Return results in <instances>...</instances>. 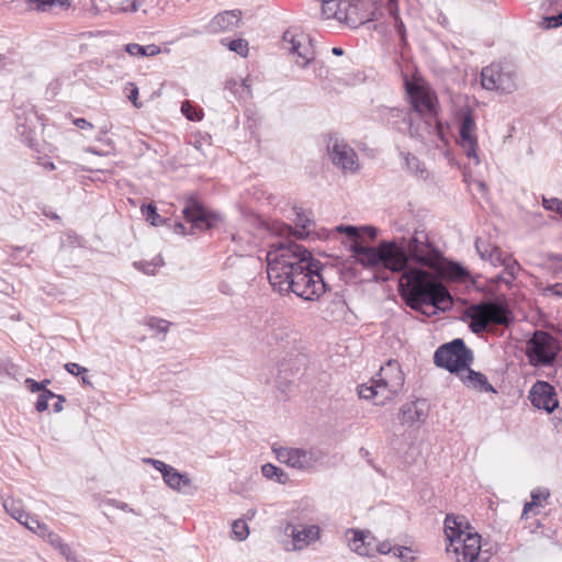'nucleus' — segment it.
<instances>
[{"instance_id":"49","label":"nucleus","mask_w":562,"mask_h":562,"mask_svg":"<svg viewBox=\"0 0 562 562\" xmlns=\"http://www.w3.org/2000/svg\"><path fill=\"white\" fill-rule=\"evenodd\" d=\"M541 5L547 11L562 9V0H543Z\"/></svg>"},{"instance_id":"13","label":"nucleus","mask_w":562,"mask_h":562,"mask_svg":"<svg viewBox=\"0 0 562 562\" xmlns=\"http://www.w3.org/2000/svg\"><path fill=\"white\" fill-rule=\"evenodd\" d=\"M288 50L297 56L295 63L305 68L315 57L311 40L304 35H295L291 31H285L282 36Z\"/></svg>"},{"instance_id":"40","label":"nucleus","mask_w":562,"mask_h":562,"mask_svg":"<svg viewBox=\"0 0 562 562\" xmlns=\"http://www.w3.org/2000/svg\"><path fill=\"white\" fill-rule=\"evenodd\" d=\"M125 92H126L127 99L134 104L135 108L142 106V104L137 102L138 87L135 83L128 82L125 88Z\"/></svg>"},{"instance_id":"16","label":"nucleus","mask_w":562,"mask_h":562,"mask_svg":"<svg viewBox=\"0 0 562 562\" xmlns=\"http://www.w3.org/2000/svg\"><path fill=\"white\" fill-rule=\"evenodd\" d=\"M322 1V14L325 19H336L339 22H345L349 27L357 29L364 24L363 18H353L355 7L348 5L341 9V2L339 0H321Z\"/></svg>"},{"instance_id":"5","label":"nucleus","mask_w":562,"mask_h":562,"mask_svg":"<svg viewBox=\"0 0 562 562\" xmlns=\"http://www.w3.org/2000/svg\"><path fill=\"white\" fill-rule=\"evenodd\" d=\"M560 351V345L557 338L550 333L541 329L533 331L526 341V357L532 367L552 366Z\"/></svg>"},{"instance_id":"35","label":"nucleus","mask_w":562,"mask_h":562,"mask_svg":"<svg viewBox=\"0 0 562 562\" xmlns=\"http://www.w3.org/2000/svg\"><path fill=\"white\" fill-rule=\"evenodd\" d=\"M358 394H359L360 398L374 400L375 402L379 401L372 379L370 381V384H361L358 387Z\"/></svg>"},{"instance_id":"22","label":"nucleus","mask_w":562,"mask_h":562,"mask_svg":"<svg viewBox=\"0 0 562 562\" xmlns=\"http://www.w3.org/2000/svg\"><path fill=\"white\" fill-rule=\"evenodd\" d=\"M351 533L352 537L348 539V546L351 551L362 557L373 555V537H370V531H363L358 529H349L347 535Z\"/></svg>"},{"instance_id":"24","label":"nucleus","mask_w":562,"mask_h":562,"mask_svg":"<svg viewBox=\"0 0 562 562\" xmlns=\"http://www.w3.org/2000/svg\"><path fill=\"white\" fill-rule=\"evenodd\" d=\"M165 483L172 490L180 491L183 486H189L191 480L188 475L180 473L173 467H170L164 474Z\"/></svg>"},{"instance_id":"50","label":"nucleus","mask_w":562,"mask_h":562,"mask_svg":"<svg viewBox=\"0 0 562 562\" xmlns=\"http://www.w3.org/2000/svg\"><path fill=\"white\" fill-rule=\"evenodd\" d=\"M394 27L396 30V33L400 35L401 40L403 42H405L406 41V30H405V25L401 18L394 21Z\"/></svg>"},{"instance_id":"18","label":"nucleus","mask_w":562,"mask_h":562,"mask_svg":"<svg viewBox=\"0 0 562 562\" xmlns=\"http://www.w3.org/2000/svg\"><path fill=\"white\" fill-rule=\"evenodd\" d=\"M477 305L482 308V313L486 318L488 326L491 324L508 326L514 321L513 313L505 302L499 300H487L477 303Z\"/></svg>"},{"instance_id":"27","label":"nucleus","mask_w":562,"mask_h":562,"mask_svg":"<svg viewBox=\"0 0 562 562\" xmlns=\"http://www.w3.org/2000/svg\"><path fill=\"white\" fill-rule=\"evenodd\" d=\"M35 10L42 12H52L56 9L66 10L71 3L70 0H29Z\"/></svg>"},{"instance_id":"63","label":"nucleus","mask_w":562,"mask_h":562,"mask_svg":"<svg viewBox=\"0 0 562 562\" xmlns=\"http://www.w3.org/2000/svg\"><path fill=\"white\" fill-rule=\"evenodd\" d=\"M241 87L246 93V98H251V82L249 77L243 79Z\"/></svg>"},{"instance_id":"8","label":"nucleus","mask_w":562,"mask_h":562,"mask_svg":"<svg viewBox=\"0 0 562 562\" xmlns=\"http://www.w3.org/2000/svg\"><path fill=\"white\" fill-rule=\"evenodd\" d=\"M378 400L376 405H385L403 389L404 374L397 361L389 360L372 378Z\"/></svg>"},{"instance_id":"7","label":"nucleus","mask_w":562,"mask_h":562,"mask_svg":"<svg viewBox=\"0 0 562 562\" xmlns=\"http://www.w3.org/2000/svg\"><path fill=\"white\" fill-rule=\"evenodd\" d=\"M481 83L486 90L513 93L518 89L517 68L507 61L492 63L482 69Z\"/></svg>"},{"instance_id":"4","label":"nucleus","mask_w":562,"mask_h":562,"mask_svg":"<svg viewBox=\"0 0 562 562\" xmlns=\"http://www.w3.org/2000/svg\"><path fill=\"white\" fill-rule=\"evenodd\" d=\"M407 93L415 115L419 119L426 136L442 134L441 124L438 121L437 97L423 86H407Z\"/></svg>"},{"instance_id":"26","label":"nucleus","mask_w":562,"mask_h":562,"mask_svg":"<svg viewBox=\"0 0 562 562\" xmlns=\"http://www.w3.org/2000/svg\"><path fill=\"white\" fill-rule=\"evenodd\" d=\"M490 246L484 245L480 241V239H476L475 241V248L477 252L480 254L482 259H487L491 261L492 265H505V261L502 257V251L497 247H492L488 249Z\"/></svg>"},{"instance_id":"19","label":"nucleus","mask_w":562,"mask_h":562,"mask_svg":"<svg viewBox=\"0 0 562 562\" xmlns=\"http://www.w3.org/2000/svg\"><path fill=\"white\" fill-rule=\"evenodd\" d=\"M285 532L292 538L294 550H303L319 539L321 528L317 525L288 524Z\"/></svg>"},{"instance_id":"10","label":"nucleus","mask_w":562,"mask_h":562,"mask_svg":"<svg viewBox=\"0 0 562 562\" xmlns=\"http://www.w3.org/2000/svg\"><path fill=\"white\" fill-rule=\"evenodd\" d=\"M379 117L382 122L400 132H407L411 137L424 140L427 136L420 124H416L412 113L397 108L380 106L378 109Z\"/></svg>"},{"instance_id":"15","label":"nucleus","mask_w":562,"mask_h":562,"mask_svg":"<svg viewBox=\"0 0 562 562\" xmlns=\"http://www.w3.org/2000/svg\"><path fill=\"white\" fill-rule=\"evenodd\" d=\"M272 450L279 462L293 469L307 470L311 469L316 461L312 452L303 449L273 447Z\"/></svg>"},{"instance_id":"39","label":"nucleus","mask_w":562,"mask_h":562,"mask_svg":"<svg viewBox=\"0 0 562 562\" xmlns=\"http://www.w3.org/2000/svg\"><path fill=\"white\" fill-rule=\"evenodd\" d=\"M542 205L546 210L554 211L562 216V200L558 198L542 199Z\"/></svg>"},{"instance_id":"58","label":"nucleus","mask_w":562,"mask_h":562,"mask_svg":"<svg viewBox=\"0 0 562 562\" xmlns=\"http://www.w3.org/2000/svg\"><path fill=\"white\" fill-rule=\"evenodd\" d=\"M46 540L56 549L64 542L63 539L55 532L47 533Z\"/></svg>"},{"instance_id":"34","label":"nucleus","mask_w":562,"mask_h":562,"mask_svg":"<svg viewBox=\"0 0 562 562\" xmlns=\"http://www.w3.org/2000/svg\"><path fill=\"white\" fill-rule=\"evenodd\" d=\"M232 532L237 540H245L249 535V529L246 521L240 519L235 520L232 526Z\"/></svg>"},{"instance_id":"61","label":"nucleus","mask_w":562,"mask_h":562,"mask_svg":"<svg viewBox=\"0 0 562 562\" xmlns=\"http://www.w3.org/2000/svg\"><path fill=\"white\" fill-rule=\"evenodd\" d=\"M547 292H550L551 294L562 297V283H555L553 285H549L546 289Z\"/></svg>"},{"instance_id":"60","label":"nucleus","mask_w":562,"mask_h":562,"mask_svg":"<svg viewBox=\"0 0 562 562\" xmlns=\"http://www.w3.org/2000/svg\"><path fill=\"white\" fill-rule=\"evenodd\" d=\"M181 111L188 120L194 121L196 117L191 113V104L189 101H184L181 105Z\"/></svg>"},{"instance_id":"59","label":"nucleus","mask_w":562,"mask_h":562,"mask_svg":"<svg viewBox=\"0 0 562 562\" xmlns=\"http://www.w3.org/2000/svg\"><path fill=\"white\" fill-rule=\"evenodd\" d=\"M520 266L518 262L514 261L512 263L506 265V272L509 274L512 279L516 277V273L519 271Z\"/></svg>"},{"instance_id":"51","label":"nucleus","mask_w":562,"mask_h":562,"mask_svg":"<svg viewBox=\"0 0 562 562\" xmlns=\"http://www.w3.org/2000/svg\"><path fill=\"white\" fill-rule=\"evenodd\" d=\"M549 496L548 491H532L531 492V502H536V506L540 504L542 499H546Z\"/></svg>"},{"instance_id":"54","label":"nucleus","mask_w":562,"mask_h":562,"mask_svg":"<svg viewBox=\"0 0 562 562\" xmlns=\"http://www.w3.org/2000/svg\"><path fill=\"white\" fill-rule=\"evenodd\" d=\"M147 462L151 463L153 467L161 473V475L171 467L156 459H148Z\"/></svg>"},{"instance_id":"33","label":"nucleus","mask_w":562,"mask_h":562,"mask_svg":"<svg viewBox=\"0 0 562 562\" xmlns=\"http://www.w3.org/2000/svg\"><path fill=\"white\" fill-rule=\"evenodd\" d=\"M228 49L238 54L239 56L246 57L248 54V42L244 38H237L227 43Z\"/></svg>"},{"instance_id":"36","label":"nucleus","mask_w":562,"mask_h":562,"mask_svg":"<svg viewBox=\"0 0 562 562\" xmlns=\"http://www.w3.org/2000/svg\"><path fill=\"white\" fill-rule=\"evenodd\" d=\"M146 324L150 329L162 334H166L169 329V326L171 325L168 321L156 317L148 318Z\"/></svg>"},{"instance_id":"42","label":"nucleus","mask_w":562,"mask_h":562,"mask_svg":"<svg viewBox=\"0 0 562 562\" xmlns=\"http://www.w3.org/2000/svg\"><path fill=\"white\" fill-rule=\"evenodd\" d=\"M49 383V380H44L43 382H37L31 378H27L25 380V385L26 387L32 392V393H35V392H43L44 387L46 386V384Z\"/></svg>"},{"instance_id":"6","label":"nucleus","mask_w":562,"mask_h":562,"mask_svg":"<svg viewBox=\"0 0 562 562\" xmlns=\"http://www.w3.org/2000/svg\"><path fill=\"white\" fill-rule=\"evenodd\" d=\"M474 360L472 350L467 347L461 338L441 345L434 355V363L450 373H461L468 369Z\"/></svg>"},{"instance_id":"3","label":"nucleus","mask_w":562,"mask_h":562,"mask_svg":"<svg viewBox=\"0 0 562 562\" xmlns=\"http://www.w3.org/2000/svg\"><path fill=\"white\" fill-rule=\"evenodd\" d=\"M445 535L449 544L447 552H453L457 562H488L490 550H483L481 536L463 516L447 515Z\"/></svg>"},{"instance_id":"2","label":"nucleus","mask_w":562,"mask_h":562,"mask_svg":"<svg viewBox=\"0 0 562 562\" xmlns=\"http://www.w3.org/2000/svg\"><path fill=\"white\" fill-rule=\"evenodd\" d=\"M267 263L269 282L280 294L294 293L305 301H316L326 292L323 263L293 240L271 244Z\"/></svg>"},{"instance_id":"57","label":"nucleus","mask_w":562,"mask_h":562,"mask_svg":"<svg viewBox=\"0 0 562 562\" xmlns=\"http://www.w3.org/2000/svg\"><path fill=\"white\" fill-rule=\"evenodd\" d=\"M46 396L38 395L35 408L37 412H44L48 408V401L45 398Z\"/></svg>"},{"instance_id":"44","label":"nucleus","mask_w":562,"mask_h":562,"mask_svg":"<svg viewBox=\"0 0 562 562\" xmlns=\"http://www.w3.org/2000/svg\"><path fill=\"white\" fill-rule=\"evenodd\" d=\"M295 211V224L296 226L305 229L307 228V226L310 225L311 221L310 218L303 213V211L301 209H294Z\"/></svg>"},{"instance_id":"32","label":"nucleus","mask_w":562,"mask_h":562,"mask_svg":"<svg viewBox=\"0 0 562 562\" xmlns=\"http://www.w3.org/2000/svg\"><path fill=\"white\" fill-rule=\"evenodd\" d=\"M336 231L345 234L350 239H352V243L349 248L350 250H351V246L357 243L364 245L363 241L360 240V227H357L353 225H339L336 227Z\"/></svg>"},{"instance_id":"43","label":"nucleus","mask_w":562,"mask_h":562,"mask_svg":"<svg viewBox=\"0 0 562 562\" xmlns=\"http://www.w3.org/2000/svg\"><path fill=\"white\" fill-rule=\"evenodd\" d=\"M378 237V228L374 226H360V240L368 238L374 240Z\"/></svg>"},{"instance_id":"9","label":"nucleus","mask_w":562,"mask_h":562,"mask_svg":"<svg viewBox=\"0 0 562 562\" xmlns=\"http://www.w3.org/2000/svg\"><path fill=\"white\" fill-rule=\"evenodd\" d=\"M182 214L184 220L190 223L191 226L190 231H188L186 225L181 222L176 223L173 231L180 235L194 234L195 231H207L214 225L217 218L216 215L212 214L193 196L186 198Z\"/></svg>"},{"instance_id":"53","label":"nucleus","mask_w":562,"mask_h":562,"mask_svg":"<svg viewBox=\"0 0 562 562\" xmlns=\"http://www.w3.org/2000/svg\"><path fill=\"white\" fill-rule=\"evenodd\" d=\"M160 53V48L157 45H147L143 46V50L140 53V56H155Z\"/></svg>"},{"instance_id":"21","label":"nucleus","mask_w":562,"mask_h":562,"mask_svg":"<svg viewBox=\"0 0 562 562\" xmlns=\"http://www.w3.org/2000/svg\"><path fill=\"white\" fill-rule=\"evenodd\" d=\"M241 22L240 10L223 11L216 14L207 24L206 30L212 34L229 32L237 27Z\"/></svg>"},{"instance_id":"12","label":"nucleus","mask_w":562,"mask_h":562,"mask_svg":"<svg viewBox=\"0 0 562 562\" xmlns=\"http://www.w3.org/2000/svg\"><path fill=\"white\" fill-rule=\"evenodd\" d=\"M328 154L335 166L344 172H357L359 169L358 156L353 148L337 138L330 139Z\"/></svg>"},{"instance_id":"62","label":"nucleus","mask_w":562,"mask_h":562,"mask_svg":"<svg viewBox=\"0 0 562 562\" xmlns=\"http://www.w3.org/2000/svg\"><path fill=\"white\" fill-rule=\"evenodd\" d=\"M56 398H57V402L54 403L53 409L55 413H59L64 409V403L66 402V398L64 395H57Z\"/></svg>"},{"instance_id":"29","label":"nucleus","mask_w":562,"mask_h":562,"mask_svg":"<svg viewBox=\"0 0 562 562\" xmlns=\"http://www.w3.org/2000/svg\"><path fill=\"white\" fill-rule=\"evenodd\" d=\"M3 508L13 519L22 522V519L27 515L21 499L7 498L3 501Z\"/></svg>"},{"instance_id":"56","label":"nucleus","mask_w":562,"mask_h":562,"mask_svg":"<svg viewBox=\"0 0 562 562\" xmlns=\"http://www.w3.org/2000/svg\"><path fill=\"white\" fill-rule=\"evenodd\" d=\"M394 547L389 541H383L376 546V551L381 554L393 552Z\"/></svg>"},{"instance_id":"25","label":"nucleus","mask_w":562,"mask_h":562,"mask_svg":"<svg viewBox=\"0 0 562 562\" xmlns=\"http://www.w3.org/2000/svg\"><path fill=\"white\" fill-rule=\"evenodd\" d=\"M468 316L470 317V329L474 334H481L487 330L488 324L482 313V308H480L477 304H474L469 308Z\"/></svg>"},{"instance_id":"64","label":"nucleus","mask_w":562,"mask_h":562,"mask_svg":"<svg viewBox=\"0 0 562 562\" xmlns=\"http://www.w3.org/2000/svg\"><path fill=\"white\" fill-rule=\"evenodd\" d=\"M74 124L79 127V128H82V130H87V128H92V124L90 122H88L86 119H76L74 121Z\"/></svg>"},{"instance_id":"28","label":"nucleus","mask_w":562,"mask_h":562,"mask_svg":"<svg viewBox=\"0 0 562 562\" xmlns=\"http://www.w3.org/2000/svg\"><path fill=\"white\" fill-rule=\"evenodd\" d=\"M443 274L446 278L457 282H464L470 278V272L462 265L453 261L446 265Z\"/></svg>"},{"instance_id":"17","label":"nucleus","mask_w":562,"mask_h":562,"mask_svg":"<svg viewBox=\"0 0 562 562\" xmlns=\"http://www.w3.org/2000/svg\"><path fill=\"white\" fill-rule=\"evenodd\" d=\"M529 400L538 409L552 413L559 405L554 387L544 381H537L530 392Z\"/></svg>"},{"instance_id":"46","label":"nucleus","mask_w":562,"mask_h":562,"mask_svg":"<svg viewBox=\"0 0 562 562\" xmlns=\"http://www.w3.org/2000/svg\"><path fill=\"white\" fill-rule=\"evenodd\" d=\"M65 370L72 375H79L82 373H86L88 370L85 367H81L80 364L76 362H68L65 366Z\"/></svg>"},{"instance_id":"41","label":"nucleus","mask_w":562,"mask_h":562,"mask_svg":"<svg viewBox=\"0 0 562 562\" xmlns=\"http://www.w3.org/2000/svg\"><path fill=\"white\" fill-rule=\"evenodd\" d=\"M144 0H124L121 2V10L124 12H136L142 5Z\"/></svg>"},{"instance_id":"55","label":"nucleus","mask_w":562,"mask_h":562,"mask_svg":"<svg viewBox=\"0 0 562 562\" xmlns=\"http://www.w3.org/2000/svg\"><path fill=\"white\" fill-rule=\"evenodd\" d=\"M125 50L132 56H140L143 46L136 43H131L125 46Z\"/></svg>"},{"instance_id":"38","label":"nucleus","mask_w":562,"mask_h":562,"mask_svg":"<svg viewBox=\"0 0 562 562\" xmlns=\"http://www.w3.org/2000/svg\"><path fill=\"white\" fill-rule=\"evenodd\" d=\"M405 160H406V166L411 171H413L415 175L423 176V173L425 172V168L417 157L408 154L406 156Z\"/></svg>"},{"instance_id":"31","label":"nucleus","mask_w":562,"mask_h":562,"mask_svg":"<svg viewBox=\"0 0 562 562\" xmlns=\"http://www.w3.org/2000/svg\"><path fill=\"white\" fill-rule=\"evenodd\" d=\"M142 214L145 216L146 221L150 222L153 226L162 225L166 220L162 218L158 213L157 209L153 204H144L142 207Z\"/></svg>"},{"instance_id":"23","label":"nucleus","mask_w":562,"mask_h":562,"mask_svg":"<svg viewBox=\"0 0 562 562\" xmlns=\"http://www.w3.org/2000/svg\"><path fill=\"white\" fill-rule=\"evenodd\" d=\"M461 381L470 389H473L479 392H491L496 393L494 386L488 382L487 378L475 370H472L470 367L464 369L463 372L458 374Z\"/></svg>"},{"instance_id":"45","label":"nucleus","mask_w":562,"mask_h":562,"mask_svg":"<svg viewBox=\"0 0 562 562\" xmlns=\"http://www.w3.org/2000/svg\"><path fill=\"white\" fill-rule=\"evenodd\" d=\"M20 524L33 532L37 531V528L41 525V522L37 518L32 517L29 514L22 519V522H20Z\"/></svg>"},{"instance_id":"1","label":"nucleus","mask_w":562,"mask_h":562,"mask_svg":"<svg viewBox=\"0 0 562 562\" xmlns=\"http://www.w3.org/2000/svg\"><path fill=\"white\" fill-rule=\"evenodd\" d=\"M351 252L366 269L383 268L401 274L397 290L412 310L430 317L452 307L447 286L428 270H440L443 255L425 231L415 229L407 238L384 239L374 247L357 243Z\"/></svg>"},{"instance_id":"14","label":"nucleus","mask_w":562,"mask_h":562,"mask_svg":"<svg viewBox=\"0 0 562 562\" xmlns=\"http://www.w3.org/2000/svg\"><path fill=\"white\" fill-rule=\"evenodd\" d=\"M16 119V133L21 137L22 142L27 144L30 147H33L36 143V131L43 125L40 121L41 117L34 111V109H20L15 113Z\"/></svg>"},{"instance_id":"20","label":"nucleus","mask_w":562,"mask_h":562,"mask_svg":"<svg viewBox=\"0 0 562 562\" xmlns=\"http://www.w3.org/2000/svg\"><path fill=\"white\" fill-rule=\"evenodd\" d=\"M429 405L426 400H416L402 405L398 419L402 425L409 427L423 424L428 416Z\"/></svg>"},{"instance_id":"30","label":"nucleus","mask_w":562,"mask_h":562,"mask_svg":"<svg viewBox=\"0 0 562 562\" xmlns=\"http://www.w3.org/2000/svg\"><path fill=\"white\" fill-rule=\"evenodd\" d=\"M262 475L268 480H273L278 483L284 484L289 480L288 474L279 467L271 463H266L261 467Z\"/></svg>"},{"instance_id":"37","label":"nucleus","mask_w":562,"mask_h":562,"mask_svg":"<svg viewBox=\"0 0 562 562\" xmlns=\"http://www.w3.org/2000/svg\"><path fill=\"white\" fill-rule=\"evenodd\" d=\"M412 553L413 550L408 547L395 546L393 549V554L401 559L403 562L415 561V557Z\"/></svg>"},{"instance_id":"52","label":"nucleus","mask_w":562,"mask_h":562,"mask_svg":"<svg viewBox=\"0 0 562 562\" xmlns=\"http://www.w3.org/2000/svg\"><path fill=\"white\" fill-rule=\"evenodd\" d=\"M57 549L59 553L67 560V562L75 555L71 548L65 542H63Z\"/></svg>"},{"instance_id":"47","label":"nucleus","mask_w":562,"mask_h":562,"mask_svg":"<svg viewBox=\"0 0 562 562\" xmlns=\"http://www.w3.org/2000/svg\"><path fill=\"white\" fill-rule=\"evenodd\" d=\"M544 23L547 24V27L562 26V12L557 15L544 18Z\"/></svg>"},{"instance_id":"48","label":"nucleus","mask_w":562,"mask_h":562,"mask_svg":"<svg viewBox=\"0 0 562 562\" xmlns=\"http://www.w3.org/2000/svg\"><path fill=\"white\" fill-rule=\"evenodd\" d=\"M387 11L394 21L401 18L397 0H387Z\"/></svg>"},{"instance_id":"11","label":"nucleus","mask_w":562,"mask_h":562,"mask_svg":"<svg viewBox=\"0 0 562 562\" xmlns=\"http://www.w3.org/2000/svg\"><path fill=\"white\" fill-rule=\"evenodd\" d=\"M458 116L460 146L463 148L467 157L473 159L475 165H479L477 137L475 135L476 124L473 110L470 106H463L459 111Z\"/></svg>"}]
</instances>
